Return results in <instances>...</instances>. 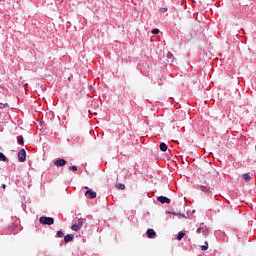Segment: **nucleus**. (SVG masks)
I'll list each match as a JSON object with an SVG mask.
<instances>
[{
	"label": "nucleus",
	"instance_id": "nucleus-1",
	"mask_svg": "<svg viewBox=\"0 0 256 256\" xmlns=\"http://www.w3.org/2000/svg\"><path fill=\"white\" fill-rule=\"evenodd\" d=\"M84 189H86V192H85L86 199H96L97 198V192L89 189L88 186H85Z\"/></svg>",
	"mask_w": 256,
	"mask_h": 256
},
{
	"label": "nucleus",
	"instance_id": "nucleus-2",
	"mask_svg": "<svg viewBox=\"0 0 256 256\" xmlns=\"http://www.w3.org/2000/svg\"><path fill=\"white\" fill-rule=\"evenodd\" d=\"M39 221L42 225H53V223H55V219L46 216L40 217Z\"/></svg>",
	"mask_w": 256,
	"mask_h": 256
},
{
	"label": "nucleus",
	"instance_id": "nucleus-3",
	"mask_svg": "<svg viewBox=\"0 0 256 256\" xmlns=\"http://www.w3.org/2000/svg\"><path fill=\"white\" fill-rule=\"evenodd\" d=\"M25 159H27V152L25 151V149H21L18 152V161L19 163H25Z\"/></svg>",
	"mask_w": 256,
	"mask_h": 256
},
{
	"label": "nucleus",
	"instance_id": "nucleus-4",
	"mask_svg": "<svg viewBox=\"0 0 256 256\" xmlns=\"http://www.w3.org/2000/svg\"><path fill=\"white\" fill-rule=\"evenodd\" d=\"M54 165H56V167H65L67 161L65 159H58L54 162Z\"/></svg>",
	"mask_w": 256,
	"mask_h": 256
},
{
	"label": "nucleus",
	"instance_id": "nucleus-5",
	"mask_svg": "<svg viewBox=\"0 0 256 256\" xmlns=\"http://www.w3.org/2000/svg\"><path fill=\"white\" fill-rule=\"evenodd\" d=\"M157 201H159V203H162V204H164V203H167V204L171 203V199H169V198H167L165 196L158 197Z\"/></svg>",
	"mask_w": 256,
	"mask_h": 256
},
{
	"label": "nucleus",
	"instance_id": "nucleus-6",
	"mask_svg": "<svg viewBox=\"0 0 256 256\" xmlns=\"http://www.w3.org/2000/svg\"><path fill=\"white\" fill-rule=\"evenodd\" d=\"M157 236V233L155 232V230H153V229H148L147 230V237L149 238V239H153V238H155Z\"/></svg>",
	"mask_w": 256,
	"mask_h": 256
},
{
	"label": "nucleus",
	"instance_id": "nucleus-7",
	"mask_svg": "<svg viewBox=\"0 0 256 256\" xmlns=\"http://www.w3.org/2000/svg\"><path fill=\"white\" fill-rule=\"evenodd\" d=\"M73 239H75V236L72 235V234H68V235H66V236L64 237V241H65L66 243H71V241H73Z\"/></svg>",
	"mask_w": 256,
	"mask_h": 256
},
{
	"label": "nucleus",
	"instance_id": "nucleus-8",
	"mask_svg": "<svg viewBox=\"0 0 256 256\" xmlns=\"http://www.w3.org/2000/svg\"><path fill=\"white\" fill-rule=\"evenodd\" d=\"M0 110H1L3 113H6V111H9V104H7V103L1 104V105H0Z\"/></svg>",
	"mask_w": 256,
	"mask_h": 256
},
{
	"label": "nucleus",
	"instance_id": "nucleus-9",
	"mask_svg": "<svg viewBox=\"0 0 256 256\" xmlns=\"http://www.w3.org/2000/svg\"><path fill=\"white\" fill-rule=\"evenodd\" d=\"M168 147L167 144H165V142L160 143V150L165 153V151H167Z\"/></svg>",
	"mask_w": 256,
	"mask_h": 256
},
{
	"label": "nucleus",
	"instance_id": "nucleus-10",
	"mask_svg": "<svg viewBox=\"0 0 256 256\" xmlns=\"http://www.w3.org/2000/svg\"><path fill=\"white\" fill-rule=\"evenodd\" d=\"M72 231H79L81 229V226L79 224H73L71 226Z\"/></svg>",
	"mask_w": 256,
	"mask_h": 256
},
{
	"label": "nucleus",
	"instance_id": "nucleus-11",
	"mask_svg": "<svg viewBox=\"0 0 256 256\" xmlns=\"http://www.w3.org/2000/svg\"><path fill=\"white\" fill-rule=\"evenodd\" d=\"M243 178L246 181V183H249V181H251V175H249V173L244 174Z\"/></svg>",
	"mask_w": 256,
	"mask_h": 256
},
{
	"label": "nucleus",
	"instance_id": "nucleus-12",
	"mask_svg": "<svg viewBox=\"0 0 256 256\" xmlns=\"http://www.w3.org/2000/svg\"><path fill=\"white\" fill-rule=\"evenodd\" d=\"M207 249H209V242H205V244L201 246L202 251H207Z\"/></svg>",
	"mask_w": 256,
	"mask_h": 256
},
{
	"label": "nucleus",
	"instance_id": "nucleus-13",
	"mask_svg": "<svg viewBox=\"0 0 256 256\" xmlns=\"http://www.w3.org/2000/svg\"><path fill=\"white\" fill-rule=\"evenodd\" d=\"M0 161H7V156H5V154H3L2 152H0Z\"/></svg>",
	"mask_w": 256,
	"mask_h": 256
},
{
	"label": "nucleus",
	"instance_id": "nucleus-14",
	"mask_svg": "<svg viewBox=\"0 0 256 256\" xmlns=\"http://www.w3.org/2000/svg\"><path fill=\"white\" fill-rule=\"evenodd\" d=\"M17 141H18L19 145H23V143H25V140L23 139V136L18 137Z\"/></svg>",
	"mask_w": 256,
	"mask_h": 256
},
{
	"label": "nucleus",
	"instance_id": "nucleus-15",
	"mask_svg": "<svg viewBox=\"0 0 256 256\" xmlns=\"http://www.w3.org/2000/svg\"><path fill=\"white\" fill-rule=\"evenodd\" d=\"M197 233H207V228H198Z\"/></svg>",
	"mask_w": 256,
	"mask_h": 256
},
{
	"label": "nucleus",
	"instance_id": "nucleus-16",
	"mask_svg": "<svg viewBox=\"0 0 256 256\" xmlns=\"http://www.w3.org/2000/svg\"><path fill=\"white\" fill-rule=\"evenodd\" d=\"M183 237H185V233L180 232V233L178 234V236H177V240H178V241H181V239H183Z\"/></svg>",
	"mask_w": 256,
	"mask_h": 256
},
{
	"label": "nucleus",
	"instance_id": "nucleus-17",
	"mask_svg": "<svg viewBox=\"0 0 256 256\" xmlns=\"http://www.w3.org/2000/svg\"><path fill=\"white\" fill-rule=\"evenodd\" d=\"M84 223H85V220H83V218L78 219V224L80 227H83Z\"/></svg>",
	"mask_w": 256,
	"mask_h": 256
},
{
	"label": "nucleus",
	"instance_id": "nucleus-18",
	"mask_svg": "<svg viewBox=\"0 0 256 256\" xmlns=\"http://www.w3.org/2000/svg\"><path fill=\"white\" fill-rule=\"evenodd\" d=\"M152 35H159V29L155 28L152 30Z\"/></svg>",
	"mask_w": 256,
	"mask_h": 256
},
{
	"label": "nucleus",
	"instance_id": "nucleus-19",
	"mask_svg": "<svg viewBox=\"0 0 256 256\" xmlns=\"http://www.w3.org/2000/svg\"><path fill=\"white\" fill-rule=\"evenodd\" d=\"M69 171H77V166H70L68 167Z\"/></svg>",
	"mask_w": 256,
	"mask_h": 256
},
{
	"label": "nucleus",
	"instance_id": "nucleus-20",
	"mask_svg": "<svg viewBox=\"0 0 256 256\" xmlns=\"http://www.w3.org/2000/svg\"><path fill=\"white\" fill-rule=\"evenodd\" d=\"M118 189H120L121 191H123L125 189V184H119L118 185Z\"/></svg>",
	"mask_w": 256,
	"mask_h": 256
},
{
	"label": "nucleus",
	"instance_id": "nucleus-21",
	"mask_svg": "<svg viewBox=\"0 0 256 256\" xmlns=\"http://www.w3.org/2000/svg\"><path fill=\"white\" fill-rule=\"evenodd\" d=\"M63 236H64L63 231H58V232H57V237H60V238H61V237H63Z\"/></svg>",
	"mask_w": 256,
	"mask_h": 256
},
{
	"label": "nucleus",
	"instance_id": "nucleus-22",
	"mask_svg": "<svg viewBox=\"0 0 256 256\" xmlns=\"http://www.w3.org/2000/svg\"><path fill=\"white\" fill-rule=\"evenodd\" d=\"M161 13H167V8H160Z\"/></svg>",
	"mask_w": 256,
	"mask_h": 256
},
{
	"label": "nucleus",
	"instance_id": "nucleus-23",
	"mask_svg": "<svg viewBox=\"0 0 256 256\" xmlns=\"http://www.w3.org/2000/svg\"><path fill=\"white\" fill-rule=\"evenodd\" d=\"M6 188H7V185L2 184V189H6Z\"/></svg>",
	"mask_w": 256,
	"mask_h": 256
},
{
	"label": "nucleus",
	"instance_id": "nucleus-24",
	"mask_svg": "<svg viewBox=\"0 0 256 256\" xmlns=\"http://www.w3.org/2000/svg\"><path fill=\"white\" fill-rule=\"evenodd\" d=\"M168 57H173V54H171L170 52L168 53Z\"/></svg>",
	"mask_w": 256,
	"mask_h": 256
},
{
	"label": "nucleus",
	"instance_id": "nucleus-25",
	"mask_svg": "<svg viewBox=\"0 0 256 256\" xmlns=\"http://www.w3.org/2000/svg\"><path fill=\"white\" fill-rule=\"evenodd\" d=\"M183 115V111L180 112Z\"/></svg>",
	"mask_w": 256,
	"mask_h": 256
}]
</instances>
